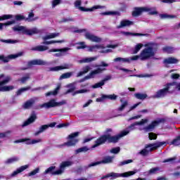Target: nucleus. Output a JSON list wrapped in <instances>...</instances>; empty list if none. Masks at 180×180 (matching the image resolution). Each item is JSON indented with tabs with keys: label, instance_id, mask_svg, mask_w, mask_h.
<instances>
[{
	"label": "nucleus",
	"instance_id": "dca6fc26",
	"mask_svg": "<svg viewBox=\"0 0 180 180\" xmlns=\"http://www.w3.org/2000/svg\"><path fill=\"white\" fill-rule=\"evenodd\" d=\"M98 50H100V53H110L112 51L110 49H106L102 45H95L88 47V51H98Z\"/></svg>",
	"mask_w": 180,
	"mask_h": 180
},
{
	"label": "nucleus",
	"instance_id": "aec40b11",
	"mask_svg": "<svg viewBox=\"0 0 180 180\" xmlns=\"http://www.w3.org/2000/svg\"><path fill=\"white\" fill-rule=\"evenodd\" d=\"M134 22L129 20H122L120 21V25H117V29H123V27H129V26H133Z\"/></svg>",
	"mask_w": 180,
	"mask_h": 180
},
{
	"label": "nucleus",
	"instance_id": "4d7b16f0",
	"mask_svg": "<svg viewBox=\"0 0 180 180\" xmlns=\"http://www.w3.org/2000/svg\"><path fill=\"white\" fill-rule=\"evenodd\" d=\"M133 162V160H124L118 165L119 167H122L123 165H127V164H131Z\"/></svg>",
	"mask_w": 180,
	"mask_h": 180
},
{
	"label": "nucleus",
	"instance_id": "de8ad7c7",
	"mask_svg": "<svg viewBox=\"0 0 180 180\" xmlns=\"http://www.w3.org/2000/svg\"><path fill=\"white\" fill-rule=\"evenodd\" d=\"M55 169L56 166H51L44 171V175H47V174H53V171H54Z\"/></svg>",
	"mask_w": 180,
	"mask_h": 180
},
{
	"label": "nucleus",
	"instance_id": "f03ea898",
	"mask_svg": "<svg viewBox=\"0 0 180 180\" xmlns=\"http://www.w3.org/2000/svg\"><path fill=\"white\" fill-rule=\"evenodd\" d=\"M174 85H176V82H173L172 83H167L165 88L159 89L155 95L153 96V98H155V99H161L162 98H165L167 95H169V94H172L175 91V88H172Z\"/></svg>",
	"mask_w": 180,
	"mask_h": 180
},
{
	"label": "nucleus",
	"instance_id": "8fccbe9b",
	"mask_svg": "<svg viewBox=\"0 0 180 180\" xmlns=\"http://www.w3.org/2000/svg\"><path fill=\"white\" fill-rule=\"evenodd\" d=\"M72 75V72H66L63 74L60 77V79H65L67 78H70Z\"/></svg>",
	"mask_w": 180,
	"mask_h": 180
},
{
	"label": "nucleus",
	"instance_id": "3c124183",
	"mask_svg": "<svg viewBox=\"0 0 180 180\" xmlns=\"http://www.w3.org/2000/svg\"><path fill=\"white\" fill-rule=\"evenodd\" d=\"M163 51H165V53L171 54V53H174V48H172L171 46H166V47L163 48Z\"/></svg>",
	"mask_w": 180,
	"mask_h": 180
},
{
	"label": "nucleus",
	"instance_id": "4be33fe9",
	"mask_svg": "<svg viewBox=\"0 0 180 180\" xmlns=\"http://www.w3.org/2000/svg\"><path fill=\"white\" fill-rule=\"evenodd\" d=\"M27 168H29V165L21 166L18 167L16 170L13 172L10 176L11 178H14V176H17L18 175H19V174H21V172H23V171L27 169Z\"/></svg>",
	"mask_w": 180,
	"mask_h": 180
},
{
	"label": "nucleus",
	"instance_id": "79ce46f5",
	"mask_svg": "<svg viewBox=\"0 0 180 180\" xmlns=\"http://www.w3.org/2000/svg\"><path fill=\"white\" fill-rule=\"evenodd\" d=\"M87 151H89V148L88 146H83L76 150L75 153L79 154V153H86Z\"/></svg>",
	"mask_w": 180,
	"mask_h": 180
},
{
	"label": "nucleus",
	"instance_id": "49530a36",
	"mask_svg": "<svg viewBox=\"0 0 180 180\" xmlns=\"http://www.w3.org/2000/svg\"><path fill=\"white\" fill-rule=\"evenodd\" d=\"M29 79H30V73H27L25 76L22 77L20 81L22 84H25Z\"/></svg>",
	"mask_w": 180,
	"mask_h": 180
},
{
	"label": "nucleus",
	"instance_id": "6ab92c4d",
	"mask_svg": "<svg viewBox=\"0 0 180 180\" xmlns=\"http://www.w3.org/2000/svg\"><path fill=\"white\" fill-rule=\"evenodd\" d=\"M37 101V97H34V98H30L28 101H25L22 105L23 109L32 108L33 107V105H34V103H36Z\"/></svg>",
	"mask_w": 180,
	"mask_h": 180
},
{
	"label": "nucleus",
	"instance_id": "338daca9",
	"mask_svg": "<svg viewBox=\"0 0 180 180\" xmlns=\"http://www.w3.org/2000/svg\"><path fill=\"white\" fill-rule=\"evenodd\" d=\"M149 134V139L150 140H157V134L150 132L148 134Z\"/></svg>",
	"mask_w": 180,
	"mask_h": 180
},
{
	"label": "nucleus",
	"instance_id": "9b49d317",
	"mask_svg": "<svg viewBox=\"0 0 180 180\" xmlns=\"http://www.w3.org/2000/svg\"><path fill=\"white\" fill-rule=\"evenodd\" d=\"M148 122V119H142L141 121L139 122H136L134 124H131L129 127L127 128V129L122 131V133H127V134H129L130 133V131H133V130H136V129H137V127H136V126H143V124H146V123H147Z\"/></svg>",
	"mask_w": 180,
	"mask_h": 180
},
{
	"label": "nucleus",
	"instance_id": "69168bd1",
	"mask_svg": "<svg viewBox=\"0 0 180 180\" xmlns=\"http://www.w3.org/2000/svg\"><path fill=\"white\" fill-rule=\"evenodd\" d=\"M160 171V167H153L149 170V174H157Z\"/></svg>",
	"mask_w": 180,
	"mask_h": 180
},
{
	"label": "nucleus",
	"instance_id": "a211bd4d",
	"mask_svg": "<svg viewBox=\"0 0 180 180\" xmlns=\"http://www.w3.org/2000/svg\"><path fill=\"white\" fill-rule=\"evenodd\" d=\"M103 71H106V68H98L97 69L92 70L88 75L86 78H89L92 79V78H95L96 75H99V74H102Z\"/></svg>",
	"mask_w": 180,
	"mask_h": 180
},
{
	"label": "nucleus",
	"instance_id": "7ed1b4c3",
	"mask_svg": "<svg viewBox=\"0 0 180 180\" xmlns=\"http://www.w3.org/2000/svg\"><path fill=\"white\" fill-rule=\"evenodd\" d=\"M155 44H150L148 45H146V47L143 50H142L140 53V60L141 61H146V60H150V58H153L154 56H155Z\"/></svg>",
	"mask_w": 180,
	"mask_h": 180
},
{
	"label": "nucleus",
	"instance_id": "f3484780",
	"mask_svg": "<svg viewBox=\"0 0 180 180\" xmlns=\"http://www.w3.org/2000/svg\"><path fill=\"white\" fill-rule=\"evenodd\" d=\"M113 161V157L107 156L102 161L94 162L88 165V168H91V167H96V165H100V164H110Z\"/></svg>",
	"mask_w": 180,
	"mask_h": 180
},
{
	"label": "nucleus",
	"instance_id": "bb28decb",
	"mask_svg": "<svg viewBox=\"0 0 180 180\" xmlns=\"http://www.w3.org/2000/svg\"><path fill=\"white\" fill-rule=\"evenodd\" d=\"M143 12H145V8L144 7H136L134 8V11L132 12V16H140Z\"/></svg>",
	"mask_w": 180,
	"mask_h": 180
},
{
	"label": "nucleus",
	"instance_id": "e433bc0d",
	"mask_svg": "<svg viewBox=\"0 0 180 180\" xmlns=\"http://www.w3.org/2000/svg\"><path fill=\"white\" fill-rule=\"evenodd\" d=\"M120 102L122 104L118 108V110L120 112H122V111L124 110V108H126V106H127V105H129V102H127V101H123V99H120Z\"/></svg>",
	"mask_w": 180,
	"mask_h": 180
},
{
	"label": "nucleus",
	"instance_id": "58836bf2",
	"mask_svg": "<svg viewBox=\"0 0 180 180\" xmlns=\"http://www.w3.org/2000/svg\"><path fill=\"white\" fill-rule=\"evenodd\" d=\"M113 61L115 63H130V59H127V58H116Z\"/></svg>",
	"mask_w": 180,
	"mask_h": 180
},
{
	"label": "nucleus",
	"instance_id": "6e6552de",
	"mask_svg": "<svg viewBox=\"0 0 180 180\" xmlns=\"http://www.w3.org/2000/svg\"><path fill=\"white\" fill-rule=\"evenodd\" d=\"M67 101L63 100L60 102H56L54 99L50 100L48 103H44V104L37 106L36 109H41L46 108V109H50V108H56L58 106H63V105H66Z\"/></svg>",
	"mask_w": 180,
	"mask_h": 180
},
{
	"label": "nucleus",
	"instance_id": "052dcab7",
	"mask_svg": "<svg viewBox=\"0 0 180 180\" xmlns=\"http://www.w3.org/2000/svg\"><path fill=\"white\" fill-rule=\"evenodd\" d=\"M86 92H89L88 89H82L76 91L75 94H73V96L78 95V94H86Z\"/></svg>",
	"mask_w": 180,
	"mask_h": 180
},
{
	"label": "nucleus",
	"instance_id": "c03bdc74",
	"mask_svg": "<svg viewBox=\"0 0 180 180\" xmlns=\"http://www.w3.org/2000/svg\"><path fill=\"white\" fill-rule=\"evenodd\" d=\"M54 43H65V40L62 39L59 41H45L42 42V44H54Z\"/></svg>",
	"mask_w": 180,
	"mask_h": 180
},
{
	"label": "nucleus",
	"instance_id": "864d4df0",
	"mask_svg": "<svg viewBox=\"0 0 180 180\" xmlns=\"http://www.w3.org/2000/svg\"><path fill=\"white\" fill-rule=\"evenodd\" d=\"M39 172H40V168L37 167L35 169H34L33 171H32L31 172H30L28 174V176H33L36 175L37 174H39Z\"/></svg>",
	"mask_w": 180,
	"mask_h": 180
},
{
	"label": "nucleus",
	"instance_id": "39448f33",
	"mask_svg": "<svg viewBox=\"0 0 180 180\" xmlns=\"http://www.w3.org/2000/svg\"><path fill=\"white\" fill-rule=\"evenodd\" d=\"M165 144H167V142L162 141L146 145L143 149L138 153V154L139 155H142L143 157H147V155H148L151 151H154L155 150H157V148H160V147H162V146Z\"/></svg>",
	"mask_w": 180,
	"mask_h": 180
},
{
	"label": "nucleus",
	"instance_id": "0eeeda50",
	"mask_svg": "<svg viewBox=\"0 0 180 180\" xmlns=\"http://www.w3.org/2000/svg\"><path fill=\"white\" fill-rule=\"evenodd\" d=\"M14 32H22L23 34H27V36H32V34H37L40 33L39 29L34 27L32 29H29L25 26L17 25L13 27Z\"/></svg>",
	"mask_w": 180,
	"mask_h": 180
},
{
	"label": "nucleus",
	"instance_id": "4468645a",
	"mask_svg": "<svg viewBox=\"0 0 180 180\" xmlns=\"http://www.w3.org/2000/svg\"><path fill=\"white\" fill-rule=\"evenodd\" d=\"M75 8H77V9H79V11H82V12H94L95 9H99L101 8L100 6H94L91 8H86L84 7H81V0H77L75 3Z\"/></svg>",
	"mask_w": 180,
	"mask_h": 180
},
{
	"label": "nucleus",
	"instance_id": "37998d69",
	"mask_svg": "<svg viewBox=\"0 0 180 180\" xmlns=\"http://www.w3.org/2000/svg\"><path fill=\"white\" fill-rule=\"evenodd\" d=\"M144 45L143 44H138L135 46L134 49L133 51V54H137L141 50L142 47Z\"/></svg>",
	"mask_w": 180,
	"mask_h": 180
},
{
	"label": "nucleus",
	"instance_id": "f704fd0d",
	"mask_svg": "<svg viewBox=\"0 0 180 180\" xmlns=\"http://www.w3.org/2000/svg\"><path fill=\"white\" fill-rule=\"evenodd\" d=\"M49 129V125L44 124L42 125L37 131L34 133V136H39V134H41V133H43V131H45V130H47Z\"/></svg>",
	"mask_w": 180,
	"mask_h": 180
},
{
	"label": "nucleus",
	"instance_id": "c756f323",
	"mask_svg": "<svg viewBox=\"0 0 180 180\" xmlns=\"http://www.w3.org/2000/svg\"><path fill=\"white\" fill-rule=\"evenodd\" d=\"M98 59V57H91V58H84L80 60H79V63L80 64L85 63H92V61H95Z\"/></svg>",
	"mask_w": 180,
	"mask_h": 180
},
{
	"label": "nucleus",
	"instance_id": "b1692460",
	"mask_svg": "<svg viewBox=\"0 0 180 180\" xmlns=\"http://www.w3.org/2000/svg\"><path fill=\"white\" fill-rule=\"evenodd\" d=\"M36 119H37V115H36V113L32 112L30 117L27 119V120L24 122V123L22 125V127H26V126H29V124H32V123H34Z\"/></svg>",
	"mask_w": 180,
	"mask_h": 180
},
{
	"label": "nucleus",
	"instance_id": "5701e85b",
	"mask_svg": "<svg viewBox=\"0 0 180 180\" xmlns=\"http://www.w3.org/2000/svg\"><path fill=\"white\" fill-rule=\"evenodd\" d=\"M23 141H26L25 144H37V143H41V139H23L20 141H17L16 143H23Z\"/></svg>",
	"mask_w": 180,
	"mask_h": 180
},
{
	"label": "nucleus",
	"instance_id": "603ef678",
	"mask_svg": "<svg viewBox=\"0 0 180 180\" xmlns=\"http://www.w3.org/2000/svg\"><path fill=\"white\" fill-rule=\"evenodd\" d=\"M105 85V83L101 80V82L96 83L94 85H93L91 87L94 89H96V88H101V86H103Z\"/></svg>",
	"mask_w": 180,
	"mask_h": 180
},
{
	"label": "nucleus",
	"instance_id": "7c9ffc66",
	"mask_svg": "<svg viewBox=\"0 0 180 180\" xmlns=\"http://www.w3.org/2000/svg\"><path fill=\"white\" fill-rule=\"evenodd\" d=\"M58 36H60V33H58V32L51 33V34L46 35L45 37H43V40H49L50 39H56V37H58Z\"/></svg>",
	"mask_w": 180,
	"mask_h": 180
},
{
	"label": "nucleus",
	"instance_id": "1a4fd4ad",
	"mask_svg": "<svg viewBox=\"0 0 180 180\" xmlns=\"http://www.w3.org/2000/svg\"><path fill=\"white\" fill-rule=\"evenodd\" d=\"M79 136V132H74L72 134H70L68 136V141L65 142L63 146H67L68 147H72L78 143V139L77 137Z\"/></svg>",
	"mask_w": 180,
	"mask_h": 180
},
{
	"label": "nucleus",
	"instance_id": "f257e3e1",
	"mask_svg": "<svg viewBox=\"0 0 180 180\" xmlns=\"http://www.w3.org/2000/svg\"><path fill=\"white\" fill-rule=\"evenodd\" d=\"M127 133L128 132L121 131L120 134L114 136H110V134L103 135L101 137L98 138L96 141V143L92 146V148H96V147L104 144V143H106V141H108V143H117V141H119V139H122V137L127 136Z\"/></svg>",
	"mask_w": 180,
	"mask_h": 180
},
{
	"label": "nucleus",
	"instance_id": "13d9d810",
	"mask_svg": "<svg viewBox=\"0 0 180 180\" xmlns=\"http://www.w3.org/2000/svg\"><path fill=\"white\" fill-rule=\"evenodd\" d=\"M112 154H119L120 153V147L113 148L110 150Z\"/></svg>",
	"mask_w": 180,
	"mask_h": 180
},
{
	"label": "nucleus",
	"instance_id": "a18cd8bd",
	"mask_svg": "<svg viewBox=\"0 0 180 180\" xmlns=\"http://www.w3.org/2000/svg\"><path fill=\"white\" fill-rule=\"evenodd\" d=\"M122 33L124 36H145V34L141 33H131L129 32H122Z\"/></svg>",
	"mask_w": 180,
	"mask_h": 180
},
{
	"label": "nucleus",
	"instance_id": "09e8293b",
	"mask_svg": "<svg viewBox=\"0 0 180 180\" xmlns=\"http://www.w3.org/2000/svg\"><path fill=\"white\" fill-rule=\"evenodd\" d=\"M13 23H15V20L8 21L6 23H1L0 22V30H2V29H4V26H11V25H13Z\"/></svg>",
	"mask_w": 180,
	"mask_h": 180
},
{
	"label": "nucleus",
	"instance_id": "ea45409f",
	"mask_svg": "<svg viewBox=\"0 0 180 180\" xmlns=\"http://www.w3.org/2000/svg\"><path fill=\"white\" fill-rule=\"evenodd\" d=\"M1 43H6L7 44H15L16 43H19V40H13V39H0Z\"/></svg>",
	"mask_w": 180,
	"mask_h": 180
},
{
	"label": "nucleus",
	"instance_id": "423d86ee",
	"mask_svg": "<svg viewBox=\"0 0 180 180\" xmlns=\"http://www.w3.org/2000/svg\"><path fill=\"white\" fill-rule=\"evenodd\" d=\"M137 172H139V169H134L133 171H129L122 174L110 172L107 175L103 176L101 179H105V178H111V179H116V178L120 177L127 178V176H131V175H135V174H137Z\"/></svg>",
	"mask_w": 180,
	"mask_h": 180
},
{
	"label": "nucleus",
	"instance_id": "ddd939ff",
	"mask_svg": "<svg viewBox=\"0 0 180 180\" xmlns=\"http://www.w3.org/2000/svg\"><path fill=\"white\" fill-rule=\"evenodd\" d=\"M71 48H63V49H51L48 51V53H56L53 54L54 57H63L65 53L70 51Z\"/></svg>",
	"mask_w": 180,
	"mask_h": 180
},
{
	"label": "nucleus",
	"instance_id": "20e7f679",
	"mask_svg": "<svg viewBox=\"0 0 180 180\" xmlns=\"http://www.w3.org/2000/svg\"><path fill=\"white\" fill-rule=\"evenodd\" d=\"M12 81V77L9 75H5L4 74L0 75V92H9L15 89V86L10 85L6 86V84H9Z\"/></svg>",
	"mask_w": 180,
	"mask_h": 180
},
{
	"label": "nucleus",
	"instance_id": "2f4dec72",
	"mask_svg": "<svg viewBox=\"0 0 180 180\" xmlns=\"http://www.w3.org/2000/svg\"><path fill=\"white\" fill-rule=\"evenodd\" d=\"M72 164H74V162H72V161L62 162L60 163V168H62L63 170L64 171V169H65V168H67L68 167H71V165H72Z\"/></svg>",
	"mask_w": 180,
	"mask_h": 180
},
{
	"label": "nucleus",
	"instance_id": "c85d7f7f",
	"mask_svg": "<svg viewBox=\"0 0 180 180\" xmlns=\"http://www.w3.org/2000/svg\"><path fill=\"white\" fill-rule=\"evenodd\" d=\"M31 50L32 51H46V50H49V48L46 46L39 45L31 49Z\"/></svg>",
	"mask_w": 180,
	"mask_h": 180
},
{
	"label": "nucleus",
	"instance_id": "a19ab883",
	"mask_svg": "<svg viewBox=\"0 0 180 180\" xmlns=\"http://www.w3.org/2000/svg\"><path fill=\"white\" fill-rule=\"evenodd\" d=\"M135 98L136 99H140L141 101H144L147 98V94H141V93H136L134 94Z\"/></svg>",
	"mask_w": 180,
	"mask_h": 180
},
{
	"label": "nucleus",
	"instance_id": "0e129e2a",
	"mask_svg": "<svg viewBox=\"0 0 180 180\" xmlns=\"http://www.w3.org/2000/svg\"><path fill=\"white\" fill-rule=\"evenodd\" d=\"M12 131H7L6 132L0 133V139H5V137L8 136V134H11Z\"/></svg>",
	"mask_w": 180,
	"mask_h": 180
},
{
	"label": "nucleus",
	"instance_id": "2eb2a0df",
	"mask_svg": "<svg viewBox=\"0 0 180 180\" xmlns=\"http://www.w3.org/2000/svg\"><path fill=\"white\" fill-rule=\"evenodd\" d=\"M22 56H23V52H18L15 54H11L9 55L7 57H5L4 55H1L0 56V60H1V61H3L4 63H9L10 60H12L13 58H18V57H22Z\"/></svg>",
	"mask_w": 180,
	"mask_h": 180
},
{
	"label": "nucleus",
	"instance_id": "680f3d73",
	"mask_svg": "<svg viewBox=\"0 0 180 180\" xmlns=\"http://www.w3.org/2000/svg\"><path fill=\"white\" fill-rule=\"evenodd\" d=\"M176 160V157L170 158L165 160L163 161V162H170V164H174V162H175Z\"/></svg>",
	"mask_w": 180,
	"mask_h": 180
},
{
	"label": "nucleus",
	"instance_id": "a878e982",
	"mask_svg": "<svg viewBox=\"0 0 180 180\" xmlns=\"http://www.w3.org/2000/svg\"><path fill=\"white\" fill-rule=\"evenodd\" d=\"M71 65L65 63L60 66H56L51 68V71H61V70H70Z\"/></svg>",
	"mask_w": 180,
	"mask_h": 180
},
{
	"label": "nucleus",
	"instance_id": "72a5a7b5",
	"mask_svg": "<svg viewBox=\"0 0 180 180\" xmlns=\"http://www.w3.org/2000/svg\"><path fill=\"white\" fill-rule=\"evenodd\" d=\"M20 160L19 157L14 156L13 158H8L5 161V164L9 165V164H13V162H18Z\"/></svg>",
	"mask_w": 180,
	"mask_h": 180
},
{
	"label": "nucleus",
	"instance_id": "393cba45",
	"mask_svg": "<svg viewBox=\"0 0 180 180\" xmlns=\"http://www.w3.org/2000/svg\"><path fill=\"white\" fill-rule=\"evenodd\" d=\"M163 63L165 65H169V64H178V63H179V60L174 57H169L165 58L163 60Z\"/></svg>",
	"mask_w": 180,
	"mask_h": 180
},
{
	"label": "nucleus",
	"instance_id": "9d476101",
	"mask_svg": "<svg viewBox=\"0 0 180 180\" xmlns=\"http://www.w3.org/2000/svg\"><path fill=\"white\" fill-rule=\"evenodd\" d=\"M47 62L41 59L33 60L27 62V67L20 68L22 71H25V70H29L33 67V65H46Z\"/></svg>",
	"mask_w": 180,
	"mask_h": 180
},
{
	"label": "nucleus",
	"instance_id": "e2e57ef3",
	"mask_svg": "<svg viewBox=\"0 0 180 180\" xmlns=\"http://www.w3.org/2000/svg\"><path fill=\"white\" fill-rule=\"evenodd\" d=\"M34 14L33 13H30L28 15V18H26L25 20H27V22H33V20H34Z\"/></svg>",
	"mask_w": 180,
	"mask_h": 180
},
{
	"label": "nucleus",
	"instance_id": "4c0bfd02",
	"mask_svg": "<svg viewBox=\"0 0 180 180\" xmlns=\"http://www.w3.org/2000/svg\"><path fill=\"white\" fill-rule=\"evenodd\" d=\"M30 89H32V87L30 86H27L26 87H22L18 90L16 95L19 96V95H22L23 92H26L27 91H30Z\"/></svg>",
	"mask_w": 180,
	"mask_h": 180
},
{
	"label": "nucleus",
	"instance_id": "774afa93",
	"mask_svg": "<svg viewBox=\"0 0 180 180\" xmlns=\"http://www.w3.org/2000/svg\"><path fill=\"white\" fill-rule=\"evenodd\" d=\"M175 172L173 174L174 176H180V167L175 168Z\"/></svg>",
	"mask_w": 180,
	"mask_h": 180
},
{
	"label": "nucleus",
	"instance_id": "bf43d9fd",
	"mask_svg": "<svg viewBox=\"0 0 180 180\" xmlns=\"http://www.w3.org/2000/svg\"><path fill=\"white\" fill-rule=\"evenodd\" d=\"M64 173V170L63 168H60L55 172H52V175H61V174Z\"/></svg>",
	"mask_w": 180,
	"mask_h": 180
},
{
	"label": "nucleus",
	"instance_id": "5fc2aeb1",
	"mask_svg": "<svg viewBox=\"0 0 180 180\" xmlns=\"http://www.w3.org/2000/svg\"><path fill=\"white\" fill-rule=\"evenodd\" d=\"M105 98L110 99V101H116L117 96H116V94L105 95Z\"/></svg>",
	"mask_w": 180,
	"mask_h": 180
},
{
	"label": "nucleus",
	"instance_id": "412c9836",
	"mask_svg": "<svg viewBox=\"0 0 180 180\" xmlns=\"http://www.w3.org/2000/svg\"><path fill=\"white\" fill-rule=\"evenodd\" d=\"M85 37L88 40H90L91 41H93L94 43H101V41H102L101 38L96 37L89 32H86Z\"/></svg>",
	"mask_w": 180,
	"mask_h": 180
},
{
	"label": "nucleus",
	"instance_id": "473e14b6",
	"mask_svg": "<svg viewBox=\"0 0 180 180\" xmlns=\"http://www.w3.org/2000/svg\"><path fill=\"white\" fill-rule=\"evenodd\" d=\"M89 71H91V67L86 66L83 68V71H80L77 73V77L79 78V77H82V75H84V74H86Z\"/></svg>",
	"mask_w": 180,
	"mask_h": 180
},
{
	"label": "nucleus",
	"instance_id": "6e6d98bb",
	"mask_svg": "<svg viewBox=\"0 0 180 180\" xmlns=\"http://www.w3.org/2000/svg\"><path fill=\"white\" fill-rule=\"evenodd\" d=\"M79 46H76L77 50H81L86 48V45H85V42H79L77 43Z\"/></svg>",
	"mask_w": 180,
	"mask_h": 180
},
{
	"label": "nucleus",
	"instance_id": "c9c22d12",
	"mask_svg": "<svg viewBox=\"0 0 180 180\" xmlns=\"http://www.w3.org/2000/svg\"><path fill=\"white\" fill-rule=\"evenodd\" d=\"M61 88V85H58L53 91H49L45 95L46 96H51V95H53L54 96L58 94V91H60V89Z\"/></svg>",
	"mask_w": 180,
	"mask_h": 180
},
{
	"label": "nucleus",
	"instance_id": "f8f14e48",
	"mask_svg": "<svg viewBox=\"0 0 180 180\" xmlns=\"http://www.w3.org/2000/svg\"><path fill=\"white\" fill-rule=\"evenodd\" d=\"M165 122V119H158L155 121H153L149 125H148L147 127H145L143 128V130H144L145 131H153V130L154 129H155V127H157V126H158L159 124H160V123H164Z\"/></svg>",
	"mask_w": 180,
	"mask_h": 180
},
{
	"label": "nucleus",
	"instance_id": "cd10ccee",
	"mask_svg": "<svg viewBox=\"0 0 180 180\" xmlns=\"http://www.w3.org/2000/svg\"><path fill=\"white\" fill-rule=\"evenodd\" d=\"M145 12H148L149 15H158V12H157V8L155 7H144Z\"/></svg>",
	"mask_w": 180,
	"mask_h": 180
}]
</instances>
